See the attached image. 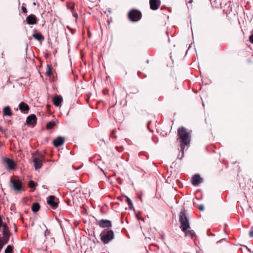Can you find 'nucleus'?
I'll use <instances>...</instances> for the list:
<instances>
[{
    "mask_svg": "<svg viewBox=\"0 0 253 253\" xmlns=\"http://www.w3.org/2000/svg\"><path fill=\"white\" fill-rule=\"evenodd\" d=\"M2 230H8V227L6 223H2Z\"/></svg>",
    "mask_w": 253,
    "mask_h": 253,
    "instance_id": "nucleus-27",
    "label": "nucleus"
},
{
    "mask_svg": "<svg viewBox=\"0 0 253 253\" xmlns=\"http://www.w3.org/2000/svg\"><path fill=\"white\" fill-rule=\"evenodd\" d=\"M2 220L1 216H0V228L2 226Z\"/></svg>",
    "mask_w": 253,
    "mask_h": 253,
    "instance_id": "nucleus-33",
    "label": "nucleus"
},
{
    "mask_svg": "<svg viewBox=\"0 0 253 253\" xmlns=\"http://www.w3.org/2000/svg\"><path fill=\"white\" fill-rule=\"evenodd\" d=\"M40 206L38 203H34L32 206V210L33 212H36L39 211Z\"/></svg>",
    "mask_w": 253,
    "mask_h": 253,
    "instance_id": "nucleus-20",
    "label": "nucleus"
},
{
    "mask_svg": "<svg viewBox=\"0 0 253 253\" xmlns=\"http://www.w3.org/2000/svg\"><path fill=\"white\" fill-rule=\"evenodd\" d=\"M4 162L7 164V169L10 170L14 169L15 167V163L13 160L9 158H5Z\"/></svg>",
    "mask_w": 253,
    "mask_h": 253,
    "instance_id": "nucleus-10",
    "label": "nucleus"
},
{
    "mask_svg": "<svg viewBox=\"0 0 253 253\" xmlns=\"http://www.w3.org/2000/svg\"><path fill=\"white\" fill-rule=\"evenodd\" d=\"M33 163L36 169H40L42 166V161L38 158H35L34 159Z\"/></svg>",
    "mask_w": 253,
    "mask_h": 253,
    "instance_id": "nucleus-16",
    "label": "nucleus"
},
{
    "mask_svg": "<svg viewBox=\"0 0 253 253\" xmlns=\"http://www.w3.org/2000/svg\"><path fill=\"white\" fill-rule=\"evenodd\" d=\"M49 234V231L47 229H46V230L45 231V233H44V236L46 237V236L47 235H48Z\"/></svg>",
    "mask_w": 253,
    "mask_h": 253,
    "instance_id": "nucleus-31",
    "label": "nucleus"
},
{
    "mask_svg": "<svg viewBox=\"0 0 253 253\" xmlns=\"http://www.w3.org/2000/svg\"><path fill=\"white\" fill-rule=\"evenodd\" d=\"M27 23L30 25L35 24L37 23V18L35 15H30L26 18Z\"/></svg>",
    "mask_w": 253,
    "mask_h": 253,
    "instance_id": "nucleus-14",
    "label": "nucleus"
},
{
    "mask_svg": "<svg viewBox=\"0 0 253 253\" xmlns=\"http://www.w3.org/2000/svg\"><path fill=\"white\" fill-rule=\"evenodd\" d=\"M76 169H79V168H75Z\"/></svg>",
    "mask_w": 253,
    "mask_h": 253,
    "instance_id": "nucleus-36",
    "label": "nucleus"
},
{
    "mask_svg": "<svg viewBox=\"0 0 253 253\" xmlns=\"http://www.w3.org/2000/svg\"><path fill=\"white\" fill-rule=\"evenodd\" d=\"M179 222L181 224L180 228L183 232H185L190 228V224L185 211H181L179 215Z\"/></svg>",
    "mask_w": 253,
    "mask_h": 253,
    "instance_id": "nucleus-2",
    "label": "nucleus"
},
{
    "mask_svg": "<svg viewBox=\"0 0 253 253\" xmlns=\"http://www.w3.org/2000/svg\"><path fill=\"white\" fill-rule=\"evenodd\" d=\"M55 126V122H49L46 125L47 129H51Z\"/></svg>",
    "mask_w": 253,
    "mask_h": 253,
    "instance_id": "nucleus-22",
    "label": "nucleus"
},
{
    "mask_svg": "<svg viewBox=\"0 0 253 253\" xmlns=\"http://www.w3.org/2000/svg\"><path fill=\"white\" fill-rule=\"evenodd\" d=\"M184 232L185 233L186 236H189V237H191L192 238L195 235V232L192 230H188V229H187Z\"/></svg>",
    "mask_w": 253,
    "mask_h": 253,
    "instance_id": "nucleus-21",
    "label": "nucleus"
},
{
    "mask_svg": "<svg viewBox=\"0 0 253 253\" xmlns=\"http://www.w3.org/2000/svg\"><path fill=\"white\" fill-rule=\"evenodd\" d=\"M22 11L23 13H24L25 14L27 13V8L24 6L22 7Z\"/></svg>",
    "mask_w": 253,
    "mask_h": 253,
    "instance_id": "nucleus-29",
    "label": "nucleus"
},
{
    "mask_svg": "<svg viewBox=\"0 0 253 253\" xmlns=\"http://www.w3.org/2000/svg\"><path fill=\"white\" fill-rule=\"evenodd\" d=\"M198 209L201 211H203L204 210L205 207L203 205H200L198 206Z\"/></svg>",
    "mask_w": 253,
    "mask_h": 253,
    "instance_id": "nucleus-28",
    "label": "nucleus"
},
{
    "mask_svg": "<svg viewBox=\"0 0 253 253\" xmlns=\"http://www.w3.org/2000/svg\"><path fill=\"white\" fill-rule=\"evenodd\" d=\"M2 235L3 238L0 237V240L3 247V246L6 244L9 241L10 235L9 230H2Z\"/></svg>",
    "mask_w": 253,
    "mask_h": 253,
    "instance_id": "nucleus-6",
    "label": "nucleus"
},
{
    "mask_svg": "<svg viewBox=\"0 0 253 253\" xmlns=\"http://www.w3.org/2000/svg\"><path fill=\"white\" fill-rule=\"evenodd\" d=\"M249 40L251 43H253V34L249 37Z\"/></svg>",
    "mask_w": 253,
    "mask_h": 253,
    "instance_id": "nucleus-30",
    "label": "nucleus"
},
{
    "mask_svg": "<svg viewBox=\"0 0 253 253\" xmlns=\"http://www.w3.org/2000/svg\"><path fill=\"white\" fill-rule=\"evenodd\" d=\"M3 116H10L12 115V113L10 108L9 106L5 107L3 109Z\"/></svg>",
    "mask_w": 253,
    "mask_h": 253,
    "instance_id": "nucleus-18",
    "label": "nucleus"
},
{
    "mask_svg": "<svg viewBox=\"0 0 253 253\" xmlns=\"http://www.w3.org/2000/svg\"><path fill=\"white\" fill-rule=\"evenodd\" d=\"M73 16L74 17L77 18H78V14L77 13H73Z\"/></svg>",
    "mask_w": 253,
    "mask_h": 253,
    "instance_id": "nucleus-34",
    "label": "nucleus"
},
{
    "mask_svg": "<svg viewBox=\"0 0 253 253\" xmlns=\"http://www.w3.org/2000/svg\"><path fill=\"white\" fill-rule=\"evenodd\" d=\"M128 16L131 21L137 22L141 19V13L139 11L133 9L129 11Z\"/></svg>",
    "mask_w": 253,
    "mask_h": 253,
    "instance_id": "nucleus-4",
    "label": "nucleus"
},
{
    "mask_svg": "<svg viewBox=\"0 0 253 253\" xmlns=\"http://www.w3.org/2000/svg\"><path fill=\"white\" fill-rule=\"evenodd\" d=\"M62 101L63 99L62 97L56 95L54 97L53 102L55 106H60L61 103L62 102Z\"/></svg>",
    "mask_w": 253,
    "mask_h": 253,
    "instance_id": "nucleus-17",
    "label": "nucleus"
},
{
    "mask_svg": "<svg viewBox=\"0 0 253 253\" xmlns=\"http://www.w3.org/2000/svg\"><path fill=\"white\" fill-rule=\"evenodd\" d=\"M177 140L180 143L181 151L183 153L185 146H188L190 141L189 133L184 127H179L177 130Z\"/></svg>",
    "mask_w": 253,
    "mask_h": 253,
    "instance_id": "nucleus-1",
    "label": "nucleus"
},
{
    "mask_svg": "<svg viewBox=\"0 0 253 253\" xmlns=\"http://www.w3.org/2000/svg\"><path fill=\"white\" fill-rule=\"evenodd\" d=\"M55 198L54 196L51 195L47 199V204L51 206L53 209H56L58 206V203L54 201Z\"/></svg>",
    "mask_w": 253,
    "mask_h": 253,
    "instance_id": "nucleus-12",
    "label": "nucleus"
},
{
    "mask_svg": "<svg viewBox=\"0 0 253 253\" xmlns=\"http://www.w3.org/2000/svg\"><path fill=\"white\" fill-rule=\"evenodd\" d=\"M102 242L104 244H108L114 238V232L112 230H104L100 234Z\"/></svg>",
    "mask_w": 253,
    "mask_h": 253,
    "instance_id": "nucleus-3",
    "label": "nucleus"
},
{
    "mask_svg": "<svg viewBox=\"0 0 253 253\" xmlns=\"http://www.w3.org/2000/svg\"><path fill=\"white\" fill-rule=\"evenodd\" d=\"M19 108L20 111L24 113H27L30 109L29 106L24 102L19 104Z\"/></svg>",
    "mask_w": 253,
    "mask_h": 253,
    "instance_id": "nucleus-13",
    "label": "nucleus"
},
{
    "mask_svg": "<svg viewBox=\"0 0 253 253\" xmlns=\"http://www.w3.org/2000/svg\"><path fill=\"white\" fill-rule=\"evenodd\" d=\"M37 118L35 115L32 114L27 118L26 123L28 125H35L36 124Z\"/></svg>",
    "mask_w": 253,
    "mask_h": 253,
    "instance_id": "nucleus-11",
    "label": "nucleus"
},
{
    "mask_svg": "<svg viewBox=\"0 0 253 253\" xmlns=\"http://www.w3.org/2000/svg\"><path fill=\"white\" fill-rule=\"evenodd\" d=\"M98 225L101 228H109L112 226L111 222L107 219H101L98 221Z\"/></svg>",
    "mask_w": 253,
    "mask_h": 253,
    "instance_id": "nucleus-7",
    "label": "nucleus"
},
{
    "mask_svg": "<svg viewBox=\"0 0 253 253\" xmlns=\"http://www.w3.org/2000/svg\"><path fill=\"white\" fill-rule=\"evenodd\" d=\"M149 3L150 8L153 10H155L160 6L161 1L160 0H150Z\"/></svg>",
    "mask_w": 253,
    "mask_h": 253,
    "instance_id": "nucleus-8",
    "label": "nucleus"
},
{
    "mask_svg": "<svg viewBox=\"0 0 253 253\" xmlns=\"http://www.w3.org/2000/svg\"><path fill=\"white\" fill-rule=\"evenodd\" d=\"M193 2V0H190L189 3H192Z\"/></svg>",
    "mask_w": 253,
    "mask_h": 253,
    "instance_id": "nucleus-35",
    "label": "nucleus"
},
{
    "mask_svg": "<svg viewBox=\"0 0 253 253\" xmlns=\"http://www.w3.org/2000/svg\"><path fill=\"white\" fill-rule=\"evenodd\" d=\"M33 37L38 41H42L44 39V37L40 33L33 34Z\"/></svg>",
    "mask_w": 253,
    "mask_h": 253,
    "instance_id": "nucleus-19",
    "label": "nucleus"
},
{
    "mask_svg": "<svg viewBox=\"0 0 253 253\" xmlns=\"http://www.w3.org/2000/svg\"><path fill=\"white\" fill-rule=\"evenodd\" d=\"M46 74L48 76H50L52 74L51 69L49 65H47V66Z\"/></svg>",
    "mask_w": 253,
    "mask_h": 253,
    "instance_id": "nucleus-24",
    "label": "nucleus"
},
{
    "mask_svg": "<svg viewBox=\"0 0 253 253\" xmlns=\"http://www.w3.org/2000/svg\"><path fill=\"white\" fill-rule=\"evenodd\" d=\"M202 181V179L199 175H195L192 178V184L196 186L199 185Z\"/></svg>",
    "mask_w": 253,
    "mask_h": 253,
    "instance_id": "nucleus-15",
    "label": "nucleus"
},
{
    "mask_svg": "<svg viewBox=\"0 0 253 253\" xmlns=\"http://www.w3.org/2000/svg\"><path fill=\"white\" fill-rule=\"evenodd\" d=\"M126 202H127V204L128 205L129 207H130L131 206H132L133 204L131 201V200L127 197H126Z\"/></svg>",
    "mask_w": 253,
    "mask_h": 253,
    "instance_id": "nucleus-26",
    "label": "nucleus"
},
{
    "mask_svg": "<svg viewBox=\"0 0 253 253\" xmlns=\"http://www.w3.org/2000/svg\"><path fill=\"white\" fill-rule=\"evenodd\" d=\"M249 234H250V236L251 237H252V238L253 237V230L250 232Z\"/></svg>",
    "mask_w": 253,
    "mask_h": 253,
    "instance_id": "nucleus-32",
    "label": "nucleus"
},
{
    "mask_svg": "<svg viewBox=\"0 0 253 253\" xmlns=\"http://www.w3.org/2000/svg\"><path fill=\"white\" fill-rule=\"evenodd\" d=\"M13 248L11 246L8 245L4 251V253H12Z\"/></svg>",
    "mask_w": 253,
    "mask_h": 253,
    "instance_id": "nucleus-23",
    "label": "nucleus"
},
{
    "mask_svg": "<svg viewBox=\"0 0 253 253\" xmlns=\"http://www.w3.org/2000/svg\"><path fill=\"white\" fill-rule=\"evenodd\" d=\"M10 186L14 191H16L21 190L22 188V182L19 180L12 178L10 179Z\"/></svg>",
    "mask_w": 253,
    "mask_h": 253,
    "instance_id": "nucleus-5",
    "label": "nucleus"
},
{
    "mask_svg": "<svg viewBox=\"0 0 253 253\" xmlns=\"http://www.w3.org/2000/svg\"><path fill=\"white\" fill-rule=\"evenodd\" d=\"M29 186L31 188H34L36 187V183L34 181L31 180L29 182Z\"/></svg>",
    "mask_w": 253,
    "mask_h": 253,
    "instance_id": "nucleus-25",
    "label": "nucleus"
},
{
    "mask_svg": "<svg viewBox=\"0 0 253 253\" xmlns=\"http://www.w3.org/2000/svg\"><path fill=\"white\" fill-rule=\"evenodd\" d=\"M65 142V139L62 136H58L56 139L53 141V144L56 147H58L62 145Z\"/></svg>",
    "mask_w": 253,
    "mask_h": 253,
    "instance_id": "nucleus-9",
    "label": "nucleus"
}]
</instances>
